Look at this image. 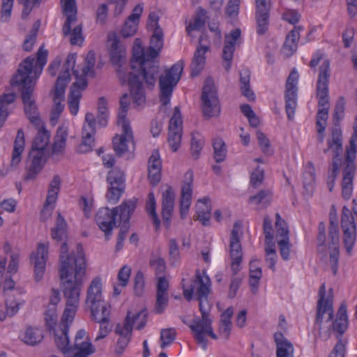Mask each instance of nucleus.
Wrapping results in <instances>:
<instances>
[{"instance_id":"nucleus-36","label":"nucleus","mask_w":357,"mask_h":357,"mask_svg":"<svg viewBox=\"0 0 357 357\" xmlns=\"http://www.w3.org/2000/svg\"><path fill=\"white\" fill-rule=\"evenodd\" d=\"M240 89L243 96L247 98L249 101L255 100V95L250 89V76L251 72L248 68H244L240 71Z\"/></svg>"},{"instance_id":"nucleus-29","label":"nucleus","mask_w":357,"mask_h":357,"mask_svg":"<svg viewBox=\"0 0 357 357\" xmlns=\"http://www.w3.org/2000/svg\"><path fill=\"white\" fill-rule=\"evenodd\" d=\"M210 51V45H197L194 53V56L190 65L191 73L192 77L198 76L203 70L205 63L206 52Z\"/></svg>"},{"instance_id":"nucleus-45","label":"nucleus","mask_w":357,"mask_h":357,"mask_svg":"<svg viewBox=\"0 0 357 357\" xmlns=\"http://www.w3.org/2000/svg\"><path fill=\"white\" fill-rule=\"evenodd\" d=\"M213 156L216 162L220 163L225 161L227 156V147L225 142L221 138H215L213 142Z\"/></svg>"},{"instance_id":"nucleus-17","label":"nucleus","mask_w":357,"mask_h":357,"mask_svg":"<svg viewBox=\"0 0 357 357\" xmlns=\"http://www.w3.org/2000/svg\"><path fill=\"white\" fill-rule=\"evenodd\" d=\"M298 77L299 75L297 70L293 69L287 77L285 84V112L289 121H292L294 119L297 107Z\"/></svg>"},{"instance_id":"nucleus-19","label":"nucleus","mask_w":357,"mask_h":357,"mask_svg":"<svg viewBox=\"0 0 357 357\" xmlns=\"http://www.w3.org/2000/svg\"><path fill=\"white\" fill-rule=\"evenodd\" d=\"M118 215V208L112 210L103 207L98 210L96 215V221L99 228L105 233L108 240L112 235L114 227L116 226V218Z\"/></svg>"},{"instance_id":"nucleus-30","label":"nucleus","mask_w":357,"mask_h":357,"mask_svg":"<svg viewBox=\"0 0 357 357\" xmlns=\"http://www.w3.org/2000/svg\"><path fill=\"white\" fill-rule=\"evenodd\" d=\"M63 12L66 20L63 26V33L66 36L70 33V24L77 20V7L75 0H61Z\"/></svg>"},{"instance_id":"nucleus-63","label":"nucleus","mask_w":357,"mask_h":357,"mask_svg":"<svg viewBox=\"0 0 357 357\" xmlns=\"http://www.w3.org/2000/svg\"><path fill=\"white\" fill-rule=\"evenodd\" d=\"M264 179V170L263 168L257 166L251 173L250 183V185L257 188L259 187Z\"/></svg>"},{"instance_id":"nucleus-53","label":"nucleus","mask_w":357,"mask_h":357,"mask_svg":"<svg viewBox=\"0 0 357 357\" xmlns=\"http://www.w3.org/2000/svg\"><path fill=\"white\" fill-rule=\"evenodd\" d=\"M204 140L199 132L192 134L191 139V153L194 159L199 157L200 152L204 146Z\"/></svg>"},{"instance_id":"nucleus-59","label":"nucleus","mask_w":357,"mask_h":357,"mask_svg":"<svg viewBox=\"0 0 357 357\" xmlns=\"http://www.w3.org/2000/svg\"><path fill=\"white\" fill-rule=\"evenodd\" d=\"M256 135L261 151L267 155L273 154V151L271 147L270 141L266 136L260 130L257 131Z\"/></svg>"},{"instance_id":"nucleus-47","label":"nucleus","mask_w":357,"mask_h":357,"mask_svg":"<svg viewBox=\"0 0 357 357\" xmlns=\"http://www.w3.org/2000/svg\"><path fill=\"white\" fill-rule=\"evenodd\" d=\"M341 227L342 231L345 230V232L347 231H356L354 218L350 210L346 206H343L342 211Z\"/></svg>"},{"instance_id":"nucleus-14","label":"nucleus","mask_w":357,"mask_h":357,"mask_svg":"<svg viewBox=\"0 0 357 357\" xmlns=\"http://www.w3.org/2000/svg\"><path fill=\"white\" fill-rule=\"evenodd\" d=\"M202 110L204 117L213 118L219 115L220 105L213 79L208 77L204 82L202 95Z\"/></svg>"},{"instance_id":"nucleus-25","label":"nucleus","mask_w":357,"mask_h":357,"mask_svg":"<svg viewBox=\"0 0 357 357\" xmlns=\"http://www.w3.org/2000/svg\"><path fill=\"white\" fill-rule=\"evenodd\" d=\"M86 86V79L77 78V79L72 84L70 89L68 107L70 112L73 115H76L79 111V103L82 97L81 92L82 91L84 90Z\"/></svg>"},{"instance_id":"nucleus-2","label":"nucleus","mask_w":357,"mask_h":357,"mask_svg":"<svg viewBox=\"0 0 357 357\" xmlns=\"http://www.w3.org/2000/svg\"><path fill=\"white\" fill-rule=\"evenodd\" d=\"M47 50L43 45L40 46L37 52L35 66H33L35 59L31 56L26 57L20 63L11 80L13 86L20 87L25 114L30 122L37 127L41 125V120L35 101L32 98L35 82L30 75L33 71L36 78L39 77L47 63Z\"/></svg>"},{"instance_id":"nucleus-58","label":"nucleus","mask_w":357,"mask_h":357,"mask_svg":"<svg viewBox=\"0 0 357 357\" xmlns=\"http://www.w3.org/2000/svg\"><path fill=\"white\" fill-rule=\"evenodd\" d=\"M176 333L174 328L162 329L160 331L161 348L171 344L175 340Z\"/></svg>"},{"instance_id":"nucleus-5","label":"nucleus","mask_w":357,"mask_h":357,"mask_svg":"<svg viewBox=\"0 0 357 357\" xmlns=\"http://www.w3.org/2000/svg\"><path fill=\"white\" fill-rule=\"evenodd\" d=\"M59 276L61 282L71 280L73 282H83L86 274V261L80 243L77 245V256L68 253V247L66 241L60 249Z\"/></svg>"},{"instance_id":"nucleus-39","label":"nucleus","mask_w":357,"mask_h":357,"mask_svg":"<svg viewBox=\"0 0 357 357\" xmlns=\"http://www.w3.org/2000/svg\"><path fill=\"white\" fill-rule=\"evenodd\" d=\"M136 206V201L132 199L123 201L121 205L117 206L118 215L121 221L130 223L131 215L135 211Z\"/></svg>"},{"instance_id":"nucleus-52","label":"nucleus","mask_w":357,"mask_h":357,"mask_svg":"<svg viewBox=\"0 0 357 357\" xmlns=\"http://www.w3.org/2000/svg\"><path fill=\"white\" fill-rule=\"evenodd\" d=\"M68 136L66 128L59 127L57 129L55 141L53 145V152L59 153L63 151L66 146V141Z\"/></svg>"},{"instance_id":"nucleus-22","label":"nucleus","mask_w":357,"mask_h":357,"mask_svg":"<svg viewBox=\"0 0 357 357\" xmlns=\"http://www.w3.org/2000/svg\"><path fill=\"white\" fill-rule=\"evenodd\" d=\"M193 181V173L192 171H188L184 174L183 185L181 189V200H180V215L182 219L186 218L191 205L192 188V183Z\"/></svg>"},{"instance_id":"nucleus-16","label":"nucleus","mask_w":357,"mask_h":357,"mask_svg":"<svg viewBox=\"0 0 357 357\" xmlns=\"http://www.w3.org/2000/svg\"><path fill=\"white\" fill-rule=\"evenodd\" d=\"M242 224L236 222L234 224L229 238V257L231 259V270L232 275H236L241 269V264L243 259V251L240 242Z\"/></svg>"},{"instance_id":"nucleus-12","label":"nucleus","mask_w":357,"mask_h":357,"mask_svg":"<svg viewBox=\"0 0 357 357\" xmlns=\"http://www.w3.org/2000/svg\"><path fill=\"white\" fill-rule=\"evenodd\" d=\"M183 70V61H178L159 77L160 101L163 106L169 103L173 89L179 82Z\"/></svg>"},{"instance_id":"nucleus-54","label":"nucleus","mask_w":357,"mask_h":357,"mask_svg":"<svg viewBox=\"0 0 357 357\" xmlns=\"http://www.w3.org/2000/svg\"><path fill=\"white\" fill-rule=\"evenodd\" d=\"M96 62V54L93 51H89L85 58V66L82 69V76L79 77L78 72L77 70H73V74L76 77V80L77 78H84L86 79V76L89 74V73L93 70Z\"/></svg>"},{"instance_id":"nucleus-21","label":"nucleus","mask_w":357,"mask_h":357,"mask_svg":"<svg viewBox=\"0 0 357 357\" xmlns=\"http://www.w3.org/2000/svg\"><path fill=\"white\" fill-rule=\"evenodd\" d=\"M64 77H68L67 73L60 77H58L55 83V89L53 98L54 106L52 109L50 118L51 122L54 124L58 121L59 116L64 108V105L62 104V101L64 100V93L66 87V82L63 81Z\"/></svg>"},{"instance_id":"nucleus-28","label":"nucleus","mask_w":357,"mask_h":357,"mask_svg":"<svg viewBox=\"0 0 357 357\" xmlns=\"http://www.w3.org/2000/svg\"><path fill=\"white\" fill-rule=\"evenodd\" d=\"M241 31L234 29L225 36V45L222 50L223 60H232L236 45L240 43Z\"/></svg>"},{"instance_id":"nucleus-7","label":"nucleus","mask_w":357,"mask_h":357,"mask_svg":"<svg viewBox=\"0 0 357 357\" xmlns=\"http://www.w3.org/2000/svg\"><path fill=\"white\" fill-rule=\"evenodd\" d=\"M148 313L145 309L132 314L128 310L123 324H118L115 328V333L119 335L114 348V352L117 355L122 354L131 340L134 324L137 323L136 328L142 330L144 328L147 321Z\"/></svg>"},{"instance_id":"nucleus-13","label":"nucleus","mask_w":357,"mask_h":357,"mask_svg":"<svg viewBox=\"0 0 357 357\" xmlns=\"http://www.w3.org/2000/svg\"><path fill=\"white\" fill-rule=\"evenodd\" d=\"M108 40L110 43L109 48V59L115 67L117 76L122 84L127 82L126 66L127 63V52L122 45L116 33L109 34Z\"/></svg>"},{"instance_id":"nucleus-35","label":"nucleus","mask_w":357,"mask_h":357,"mask_svg":"<svg viewBox=\"0 0 357 357\" xmlns=\"http://www.w3.org/2000/svg\"><path fill=\"white\" fill-rule=\"evenodd\" d=\"M94 321L100 324L98 334L95 338V342L107 337L112 331V326L110 324V317H108V312L105 310L103 316L96 312L94 314Z\"/></svg>"},{"instance_id":"nucleus-33","label":"nucleus","mask_w":357,"mask_h":357,"mask_svg":"<svg viewBox=\"0 0 357 357\" xmlns=\"http://www.w3.org/2000/svg\"><path fill=\"white\" fill-rule=\"evenodd\" d=\"M301 26H295L286 36L282 46V52L287 57L292 56L297 50L298 43L300 38Z\"/></svg>"},{"instance_id":"nucleus-37","label":"nucleus","mask_w":357,"mask_h":357,"mask_svg":"<svg viewBox=\"0 0 357 357\" xmlns=\"http://www.w3.org/2000/svg\"><path fill=\"white\" fill-rule=\"evenodd\" d=\"M24 149V134L22 129L17 130V136L14 142V147L12 154L11 165L16 166L21 161V154Z\"/></svg>"},{"instance_id":"nucleus-4","label":"nucleus","mask_w":357,"mask_h":357,"mask_svg":"<svg viewBox=\"0 0 357 357\" xmlns=\"http://www.w3.org/2000/svg\"><path fill=\"white\" fill-rule=\"evenodd\" d=\"M197 278L200 283V287L198 289V299L202 318L195 319L193 323L189 327L193 333V337L197 343L205 350L207 347L206 336L208 335L213 340H216L218 337L213 331L211 320L209 318L208 314V296L210 293V281L208 278L202 279L199 278V275H197Z\"/></svg>"},{"instance_id":"nucleus-8","label":"nucleus","mask_w":357,"mask_h":357,"mask_svg":"<svg viewBox=\"0 0 357 357\" xmlns=\"http://www.w3.org/2000/svg\"><path fill=\"white\" fill-rule=\"evenodd\" d=\"M330 77V62L328 60L323 61L319 70L317 84V96L319 99V110L317 114L316 126L326 127V121L328 117L329 96L328 82Z\"/></svg>"},{"instance_id":"nucleus-34","label":"nucleus","mask_w":357,"mask_h":357,"mask_svg":"<svg viewBox=\"0 0 357 357\" xmlns=\"http://www.w3.org/2000/svg\"><path fill=\"white\" fill-rule=\"evenodd\" d=\"M195 207L196 215L194 216L195 220L201 221L204 226L208 225L211 211L210 199L208 197H204L198 200Z\"/></svg>"},{"instance_id":"nucleus-42","label":"nucleus","mask_w":357,"mask_h":357,"mask_svg":"<svg viewBox=\"0 0 357 357\" xmlns=\"http://www.w3.org/2000/svg\"><path fill=\"white\" fill-rule=\"evenodd\" d=\"M54 335V342L57 348L61 350L63 354L67 351L70 346H69L68 329L63 330L59 327L52 331Z\"/></svg>"},{"instance_id":"nucleus-18","label":"nucleus","mask_w":357,"mask_h":357,"mask_svg":"<svg viewBox=\"0 0 357 357\" xmlns=\"http://www.w3.org/2000/svg\"><path fill=\"white\" fill-rule=\"evenodd\" d=\"M96 121L93 114L87 112L85 115L84 123L82 128V143L79 145L77 151L80 153H86L91 151L95 145L94 135L96 134Z\"/></svg>"},{"instance_id":"nucleus-51","label":"nucleus","mask_w":357,"mask_h":357,"mask_svg":"<svg viewBox=\"0 0 357 357\" xmlns=\"http://www.w3.org/2000/svg\"><path fill=\"white\" fill-rule=\"evenodd\" d=\"M149 200L146 204V211L151 216L155 230L160 227V220L156 213V202L153 192L149 194Z\"/></svg>"},{"instance_id":"nucleus-32","label":"nucleus","mask_w":357,"mask_h":357,"mask_svg":"<svg viewBox=\"0 0 357 357\" xmlns=\"http://www.w3.org/2000/svg\"><path fill=\"white\" fill-rule=\"evenodd\" d=\"M96 351L95 347L89 342L81 341L75 343L67 351H65V357H88Z\"/></svg>"},{"instance_id":"nucleus-31","label":"nucleus","mask_w":357,"mask_h":357,"mask_svg":"<svg viewBox=\"0 0 357 357\" xmlns=\"http://www.w3.org/2000/svg\"><path fill=\"white\" fill-rule=\"evenodd\" d=\"M274 340L276 344V357H294L292 343L281 332L274 334Z\"/></svg>"},{"instance_id":"nucleus-57","label":"nucleus","mask_w":357,"mask_h":357,"mask_svg":"<svg viewBox=\"0 0 357 357\" xmlns=\"http://www.w3.org/2000/svg\"><path fill=\"white\" fill-rule=\"evenodd\" d=\"M149 264L155 269V275L157 277L163 275L166 270V264L163 258L153 255L150 259Z\"/></svg>"},{"instance_id":"nucleus-64","label":"nucleus","mask_w":357,"mask_h":357,"mask_svg":"<svg viewBox=\"0 0 357 357\" xmlns=\"http://www.w3.org/2000/svg\"><path fill=\"white\" fill-rule=\"evenodd\" d=\"M150 47L161 50L163 47V33L160 26H158L153 30V33L151 39Z\"/></svg>"},{"instance_id":"nucleus-20","label":"nucleus","mask_w":357,"mask_h":357,"mask_svg":"<svg viewBox=\"0 0 357 357\" xmlns=\"http://www.w3.org/2000/svg\"><path fill=\"white\" fill-rule=\"evenodd\" d=\"M48 243H38L36 252L31 255V263L33 265L34 279L36 282L40 281L45 273L48 257Z\"/></svg>"},{"instance_id":"nucleus-56","label":"nucleus","mask_w":357,"mask_h":357,"mask_svg":"<svg viewBox=\"0 0 357 357\" xmlns=\"http://www.w3.org/2000/svg\"><path fill=\"white\" fill-rule=\"evenodd\" d=\"M59 192V190H57L56 189H52L50 188H48L47 196L46 198L45 204L44 208L41 212L42 216L46 215L47 216H50L51 215L52 208H50L49 206V205L53 204L56 202L57 197H58Z\"/></svg>"},{"instance_id":"nucleus-26","label":"nucleus","mask_w":357,"mask_h":357,"mask_svg":"<svg viewBox=\"0 0 357 357\" xmlns=\"http://www.w3.org/2000/svg\"><path fill=\"white\" fill-rule=\"evenodd\" d=\"M175 195L171 186L162 194V219L164 226L169 229L171 226V219L174 211Z\"/></svg>"},{"instance_id":"nucleus-38","label":"nucleus","mask_w":357,"mask_h":357,"mask_svg":"<svg viewBox=\"0 0 357 357\" xmlns=\"http://www.w3.org/2000/svg\"><path fill=\"white\" fill-rule=\"evenodd\" d=\"M51 235L52 238L57 241L67 239V223L60 213H58L55 227L52 229Z\"/></svg>"},{"instance_id":"nucleus-60","label":"nucleus","mask_w":357,"mask_h":357,"mask_svg":"<svg viewBox=\"0 0 357 357\" xmlns=\"http://www.w3.org/2000/svg\"><path fill=\"white\" fill-rule=\"evenodd\" d=\"M125 188L118 186L110 185L108 188L107 193L106 195L107 200L112 204H116L120 199Z\"/></svg>"},{"instance_id":"nucleus-9","label":"nucleus","mask_w":357,"mask_h":357,"mask_svg":"<svg viewBox=\"0 0 357 357\" xmlns=\"http://www.w3.org/2000/svg\"><path fill=\"white\" fill-rule=\"evenodd\" d=\"M83 282H73L71 280L61 282V288L66 300V307L61 317L59 326L63 330H69L70 324L73 322L76 309L79 305L80 292Z\"/></svg>"},{"instance_id":"nucleus-6","label":"nucleus","mask_w":357,"mask_h":357,"mask_svg":"<svg viewBox=\"0 0 357 357\" xmlns=\"http://www.w3.org/2000/svg\"><path fill=\"white\" fill-rule=\"evenodd\" d=\"M130 104V98L127 93L122 96L120 99V109L118 114V124L122 127L123 134L116 135L113 137V149L118 157H123L127 153H131L135 149L133 135L130 121L126 118L127 112Z\"/></svg>"},{"instance_id":"nucleus-1","label":"nucleus","mask_w":357,"mask_h":357,"mask_svg":"<svg viewBox=\"0 0 357 357\" xmlns=\"http://www.w3.org/2000/svg\"><path fill=\"white\" fill-rule=\"evenodd\" d=\"M326 287L323 284L319 290V300L317 306L315 326L319 331V337L324 340H327L331 336V330L336 333L337 342L335 345L328 357H344L346 352L347 340L342 339V335L348 328V319L347 306L342 304L338 310L336 319L329 325L326 331H323L322 324L324 315L328 314L326 322H330L333 319L334 311L333 308L332 289L326 298Z\"/></svg>"},{"instance_id":"nucleus-61","label":"nucleus","mask_w":357,"mask_h":357,"mask_svg":"<svg viewBox=\"0 0 357 357\" xmlns=\"http://www.w3.org/2000/svg\"><path fill=\"white\" fill-rule=\"evenodd\" d=\"M181 114L178 107H175L174 114L170 119L169 130L181 132Z\"/></svg>"},{"instance_id":"nucleus-3","label":"nucleus","mask_w":357,"mask_h":357,"mask_svg":"<svg viewBox=\"0 0 357 357\" xmlns=\"http://www.w3.org/2000/svg\"><path fill=\"white\" fill-rule=\"evenodd\" d=\"M130 66L131 72L128 73L127 81L133 106L135 108L142 107L146 102L143 82L151 87L155 85L159 73V64L155 61L146 59L144 50L139 47L133 50Z\"/></svg>"},{"instance_id":"nucleus-49","label":"nucleus","mask_w":357,"mask_h":357,"mask_svg":"<svg viewBox=\"0 0 357 357\" xmlns=\"http://www.w3.org/2000/svg\"><path fill=\"white\" fill-rule=\"evenodd\" d=\"M107 181L110 185L125 188L124 173L118 168H114L108 172Z\"/></svg>"},{"instance_id":"nucleus-40","label":"nucleus","mask_w":357,"mask_h":357,"mask_svg":"<svg viewBox=\"0 0 357 357\" xmlns=\"http://www.w3.org/2000/svg\"><path fill=\"white\" fill-rule=\"evenodd\" d=\"M15 97V94L13 93H3L0 96V128L9 114L8 107L14 102Z\"/></svg>"},{"instance_id":"nucleus-50","label":"nucleus","mask_w":357,"mask_h":357,"mask_svg":"<svg viewBox=\"0 0 357 357\" xmlns=\"http://www.w3.org/2000/svg\"><path fill=\"white\" fill-rule=\"evenodd\" d=\"M273 194L270 190H261L256 195L250 197L249 202L255 204L268 206L272 200Z\"/></svg>"},{"instance_id":"nucleus-41","label":"nucleus","mask_w":357,"mask_h":357,"mask_svg":"<svg viewBox=\"0 0 357 357\" xmlns=\"http://www.w3.org/2000/svg\"><path fill=\"white\" fill-rule=\"evenodd\" d=\"M43 339V331L38 328L28 327L24 334L22 340L29 345L34 346Z\"/></svg>"},{"instance_id":"nucleus-55","label":"nucleus","mask_w":357,"mask_h":357,"mask_svg":"<svg viewBox=\"0 0 357 357\" xmlns=\"http://www.w3.org/2000/svg\"><path fill=\"white\" fill-rule=\"evenodd\" d=\"M255 18L257 21V33L259 35L264 34L268 29L269 13H256Z\"/></svg>"},{"instance_id":"nucleus-27","label":"nucleus","mask_w":357,"mask_h":357,"mask_svg":"<svg viewBox=\"0 0 357 357\" xmlns=\"http://www.w3.org/2000/svg\"><path fill=\"white\" fill-rule=\"evenodd\" d=\"M169 287V281L164 275L158 277L156 303L154 307V311L157 314L162 313L167 305Z\"/></svg>"},{"instance_id":"nucleus-46","label":"nucleus","mask_w":357,"mask_h":357,"mask_svg":"<svg viewBox=\"0 0 357 357\" xmlns=\"http://www.w3.org/2000/svg\"><path fill=\"white\" fill-rule=\"evenodd\" d=\"M275 237L277 241H287L289 240V229L287 226L286 222L280 217V214H275Z\"/></svg>"},{"instance_id":"nucleus-62","label":"nucleus","mask_w":357,"mask_h":357,"mask_svg":"<svg viewBox=\"0 0 357 357\" xmlns=\"http://www.w3.org/2000/svg\"><path fill=\"white\" fill-rule=\"evenodd\" d=\"M138 24L139 22L130 20L128 17L121 31L122 36L123 38H128L134 36L137 31Z\"/></svg>"},{"instance_id":"nucleus-48","label":"nucleus","mask_w":357,"mask_h":357,"mask_svg":"<svg viewBox=\"0 0 357 357\" xmlns=\"http://www.w3.org/2000/svg\"><path fill=\"white\" fill-rule=\"evenodd\" d=\"M255 261L252 260L250 264V275H249V284L251 291L255 294L257 291L259 282L262 277L261 268H255L254 266Z\"/></svg>"},{"instance_id":"nucleus-44","label":"nucleus","mask_w":357,"mask_h":357,"mask_svg":"<svg viewBox=\"0 0 357 357\" xmlns=\"http://www.w3.org/2000/svg\"><path fill=\"white\" fill-rule=\"evenodd\" d=\"M206 10L202 7L197 8L196 15L193 22L190 23L186 27V31L189 33L191 31L199 30L205 26L206 20L208 18Z\"/></svg>"},{"instance_id":"nucleus-15","label":"nucleus","mask_w":357,"mask_h":357,"mask_svg":"<svg viewBox=\"0 0 357 357\" xmlns=\"http://www.w3.org/2000/svg\"><path fill=\"white\" fill-rule=\"evenodd\" d=\"M101 280L96 278L92 280L87 290L86 304L90 307L91 319L94 321V313L97 312L103 316V310L108 312L110 317V306L102 298Z\"/></svg>"},{"instance_id":"nucleus-24","label":"nucleus","mask_w":357,"mask_h":357,"mask_svg":"<svg viewBox=\"0 0 357 357\" xmlns=\"http://www.w3.org/2000/svg\"><path fill=\"white\" fill-rule=\"evenodd\" d=\"M60 301L59 291L55 289H52L50 303L44 313L45 326L47 330L52 331L56 329L57 326L56 305Z\"/></svg>"},{"instance_id":"nucleus-43","label":"nucleus","mask_w":357,"mask_h":357,"mask_svg":"<svg viewBox=\"0 0 357 357\" xmlns=\"http://www.w3.org/2000/svg\"><path fill=\"white\" fill-rule=\"evenodd\" d=\"M50 137V132L43 127L33 139L31 150L43 151L45 153V150L49 143Z\"/></svg>"},{"instance_id":"nucleus-11","label":"nucleus","mask_w":357,"mask_h":357,"mask_svg":"<svg viewBox=\"0 0 357 357\" xmlns=\"http://www.w3.org/2000/svg\"><path fill=\"white\" fill-rule=\"evenodd\" d=\"M335 126L332 129L331 137L327 139V148L324 149V153H327L329 150L333 152V168L328 171L327 178V186L331 192L335 185V181L338 174L339 167L342 160V135L339 126L335 123Z\"/></svg>"},{"instance_id":"nucleus-23","label":"nucleus","mask_w":357,"mask_h":357,"mask_svg":"<svg viewBox=\"0 0 357 357\" xmlns=\"http://www.w3.org/2000/svg\"><path fill=\"white\" fill-rule=\"evenodd\" d=\"M45 162V153L43 151L31 150L26 161V174L24 179L26 181L34 179L42 170Z\"/></svg>"},{"instance_id":"nucleus-10","label":"nucleus","mask_w":357,"mask_h":357,"mask_svg":"<svg viewBox=\"0 0 357 357\" xmlns=\"http://www.w3.org/2000/svg\"><path fill=\"white\" fill-rule=\"evenodd\" d=\"M354 132L349 141V147L347 150L346 160L344 162L342 194L345 199L351 197L353 190V181L356 172L354 160L357 151V125L354 127Z\"/></svg>"}]
</instances>
